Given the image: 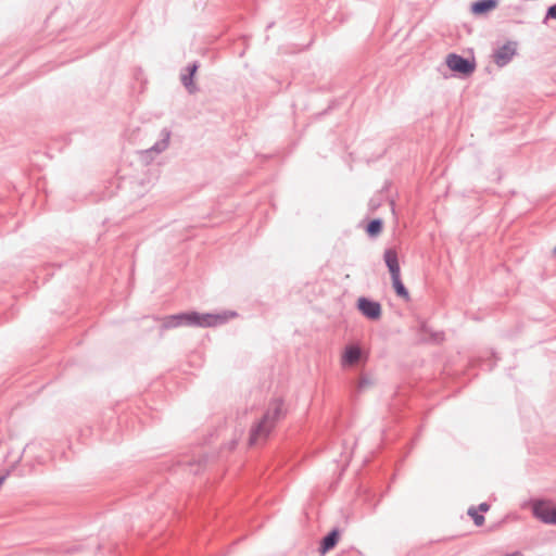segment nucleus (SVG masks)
<instances>
[{
  "label": "nucleus",
  "mask_w": 556,
  "mask_h": 556,
  "mask_svg": "<svg viewBox=\"0 0 556 556\" xmlns=\"http://www.w3.org/2000/svg\"><path fill=\"white\" fill-rule=\"evenodd\" d=\"M391 279H392V286H393L396 294L399 296L403 298L404 300H408L409 293L401 280V275L393 276V277H391Z\"/></svg>",
  "instance_id": "12"
},
{
  "label": "nucleus",
  "mask_w": 556,
  "mask_h": 556,
  "mask_svg": "<svg viewBox=\"0 0 556 556\" xmlns=\"http://www.w3.org/2000/svg\"><path fill=\"white\" fill-rule=\"evenodd\" d=\"M478 509L482 513H486L490 509V505L488 503H481L478 506Z\"/></svg>",
  "instance_id": "18"
},
{
  "label": "nucleus",
  "mask_w": 556,
  "mask_h": 556,
  "mask_svg": "<svg viewBox=\"0 0 556 556\" xmlns=\"http://www.w3.org/2000/svg\"><path fill=\"white\" fill-rule=\"evenodd\" d=\"M446 65L451 71L463 75H469L475 71L473 62H470L468 59H465L456 53H450L446 56Z\"/></svg>",
  "instance_id": "4"
},
{
  "label": "nucleus",
  "mask_w": 556,
  "mask_h": 556,
  "mask_svg": "<svg viewBox=\"0 0 556 556\" xmlns=\"http://www.w3.org/2000/svg\"><path fill=\"white\" fill-rule=\"evenodd\" d=\"M498 5V0H478L471 4V12L475 15H482L494 10Z\"/></svg>",
  "instance_id": "10"
},
{
  "label": "nucleus",
  "mask_w": 556,
  "mask_h": 556,
  "mask_svg": "<svg viewBox=\"0 0 556 556\" xmlns=\"http://www.w3.org/2000/svg\"><path fill=\"white\" fill-rule=\"evenodd\" d=\"M468 515L472 518L477 527H481L484 523V517L479 514L475 507L468 509Z\"/></svg>",
  "instance_id": "15"
},
{
  "label": "nucleus",
  "mask_w": 556,
  "mask_h": 556,
  "mask_svg": "<svg viewBox=\"0 0 556 556\" xmlns=\"http://www.w3.org/2000/svg\"><path fill=\"white\" fill-rule=\"evenodd\" d=\"M198 68H199V65H198V63H197V62H194V63L190 64V65L187 67V72H188V74H190V75H194V74H195V72L198 71Z\"/></svg>",
  "instance_id": "17"
},
{
  "label": "nucleus",
  "mask_w": 556,
  "mask_h": 556,
  "mask_svg": "<svg viewBox=\"0 0 556 556\" xmlns=\"http://www.w3.org/2000/svg\"><path fill=\"white\" fill-rule=\"evenodd\" d=\"M368 384H369V381L366 378H362L358 383V389L362 390L363 388H365Z\"/></svg>",
  "instance_id": "19"
},
{
  "label": "nucleus",
  "mask_w": 556,
  "mask_h": 556,
  "mask_svg": "<svg viewBox=\"0 0 556 556\" xmlns=\"http://www.w3.org/2000/svg\"><path fill=\"white\" fill-rule=\"evenodd\" d=\"M181 83L190 93H194L197 91V86L193 83V75H190L188 73L182 74Z\"/></svg>",
  "instance_id": "14"
},
{
  "label": "nucleus",
  "mask_w": 556,
  "mask_h": 556,
  "mask_svg": "<svg viewBox=\"0 0 556 556\" xmlns=\"http://www.w3.org/2000/svg\"><path fill=\"white\" fill-rule=\"evenodd\" d=\"M362 357V350L356 345H348L342 355V365L343 366H353Z\"/></svg>",
  "instance_id": "8"
},
{
  "label": "nucleus",
  "mask_w": 556,
  "mask_h": 556,
  "mask_svg": "<svg viewBox=\"0 0 556 556\" xmlns=\"http://www.w3.org/2000/svg\"><path fill=\"white\" fill-rule=\"evenodd\" d=\"M382 220L379 218L370 220L366 228L368 236L377 237L382 230Z\"/></svg>",
  "instance_id": "13"
},
{
  "label": "nucleus",
  "mask_w": 556,
  "mask_h": 556,
  "mask_svg": "<svg viewBox=\"0 0 556 556\" xmlns=\"http://www.w3.org/2000/svg\"><path fill=\"white\" fill-rule=\"evenodd\" d=\"M225 321V318L215 314H200L197 312L180 313L163 318L162 330L176 328L179 326L191 327H214Z\"/></svg>",
  "instance_id": "2"
},
{
  "label": "nucleus",
  "mask_w": 556,
  "mask_h": 556,
  "mask_svg": "<svg viewBox=\"0 0 556 556\" xmlns=\"http://www.w3.org/2000/svg\"><path fill=\"white\" fill-rule=\"evenodd\" d=\"M532 515L545 525H556V506L546 500L531 502Z\"/></svg>",
  "instance_id": "3"
},
{
  "label": "nucleus",
  "mask_w": 556,
  "mask_h": 556,
  "mask_svg": "<svg viewBox=\"0 0 556 556\" xmlns=\"http://www.w3.org/2000/svg\"><path fill=\"white\" fill-rule=\"evenodd\" d=\"M283 402L281 399L273 400L264 413L262 419L257 421L250 431V445H256L264 442L278 420L285 417Z\"/></svg>",
  "instance_id": "1"
},
{
  "label": "nucleus",
  "mask_w": 556,
  "mask_h": 556,
  "mask_svg": "<svg viewBox=\"0 0 556 556\" xmlns=\"http://www.w3.org/2000/svg\"><path fill=\"white\" fill-rule=\"evenodd\" d=\"M169 139H170V131L168 129L164 128L161 131V139L156 143H154L150 149H147L144 151V153L150 154V153L154 152V153L159 154V153L165 151L168 148Z\"/></svg>",
  "instance_id": "11"
},
{
  "label": "nucleus",
  "mask_w": 556,
  "mask_h": 556,
  "mask_svg": "<svg viewBox=\"0 0 556 556\" xmlns=\"http://www.w3.org/2000/svg\"><path fill=\"white\" fill-rule=\"evenodd\" d=\"M357 308L365 317L372 320L379 319L381 316L380 303L371 301L367 298H359L357 300Z\"/></svg>",
  "instance_id": "5"
},
{
  "label": "nucleus",
  "mask_w": 556,
  "mask_h": 556,
  "mask_svg": "<svg viewBox=\"0 0 556 556\" xmlns=\"http://www.w3.org/2000/svg\"><path fill=\"white\" fill-rule=\"evenodd\" d=\"M386 265L390 271L391 277L400 276L401 268L399 264L397 253L394 249H387L383 254Z\"/></svg>",
  "instance_id": "7"
},
{
  "label": "nucleus",
  "mask_w": 556,
  "mask_h": 556,
  "mask_svg": "<svg viewBox=\"0 0 556 556\" xmlns=\"http://www.w3.org/2000/svg\"><path fill=\"white\" fill-rule=\"evenodd\" d=\"M553 253L556 255V247L554 248Z\"/></svg>",
  "instance_id": "21"
},
{
  "label": "nucleus",
  "mask_w": 556,
  "mask_h": 556,
  "mask_svg": "<svg viewBox=\"0 0 556 556\" xmlns=\"http://www.w3.org/2000/svg\"><path fill=\"white\" fill-rule=\"evenodd\" d=\"M5 478H7L5 475L0 477V485L4 482Z\"/></svg>",
  "instance_id": "20"
},
{
  "label": "nucleus",
  "mask_w": 556,
  "mask_h": 556,
  "mask_svg": "<svg viewBox=\"0 0 556 556\" xmlns=\"http://www.w3.org/2000/svg\"><path fill=\"white\" fill-rule=\"evenodd\" d=\"M551 18L556 20V4H553L547 9L543 23L546 24Z\"/></svg>",
  "instance_id": "16"
},
{
  "label": "nucleus",
  "mask_w": 556,
  "mask_h": 556,
  "mask_svg": "<svg viewBox=\"0 0 556 556\" xmlns=\"http://www.w3.org/2000/svg\"><path fill=\"white\" fill-rule=\"evenodd\" d=\"M339 538H340V532L338 529H333L331 530L323 540H321V543H320V546H319V553L321 555H325L327 552H329L330 549H332L338 541H339Z\"/></svg>",
  "instance_id": "9"
},
{
  "label": "nucleus",
  "mask_w": 556,
  "mask_h": 556,
  "mask_svg": "<svg viewBox=\"0 0 556 556\" xmlns=\"http://www.w3.org/2000/svg\"><path fill=\"white\" fill-rule=\"evenodd\" d=\"M516 54L515 43L507 42L506 45L500 47L493 54V60L495 64L500 67L505 66L510 62L513 56Z\"/></svg>",
  "instance_id": "6"
}]
</instances>
